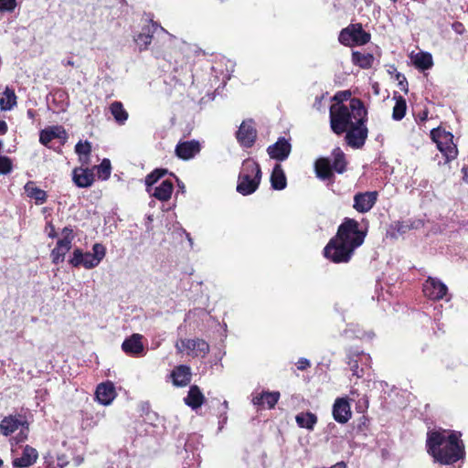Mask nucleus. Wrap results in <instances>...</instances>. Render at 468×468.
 <instances>
[{"mask_svg": "<svg viewBox=\"0 0 468 468\" xmlns=\"http://www.w3.org/2000/svg\"><path fill=\"white\" fill-rule=\"evenodd\" d=\"M367 236V230L359 229L354 218H346L338 227L337 233L324 250V256L335 263L348 262L355 250L360 247Z\"/></svg>", "mask_w": 468, "mask_h": 468, "instance_id": "1", "label": "nucleus"}, {"mask_svg": "<svg viewBox=\"0 0 468 468\" xmlns=\"http://www.w3.org/2000/svg\"><path fill=\"white\" fill-rule=\"evenodd\" d=\"M427 447L429 452L441 463L451 464L462 459L464 449L456 434L443 431L428 433Z\"/></svg>", "mask_w": 468, "mask_h": 468, "instance_id": "2", "label": "nucleus"}, {"mask_svg": "<svg viewBox=\"0 0 468 468\" xmlns=\"http://www.w3.org/2000/svg\"><path fill=\"white\" fill-rule=\"evenodd\" d=\"M330 127L341 135L356 123L367 121V110L360 99H354L346 105L332 104L329 110Z\"/></svg>", "mask_w": 468, "mask_h": 468, "instance_id": "3", "label": "nucleus"}, {"mask_svg": "<svg viewBox=\"0 0 468 468\" xmlns=\"http://www.w3.org/2000/svg\"><path fill=\"white\" fill-rule=\"evenodd\" d=\"M261 179V171L259 164L253 159L243 161L238 180L237 191L248 196L254 193Z\"/></svg>", "mask_w": 468, "mask_h": 468, "instance_id": "4", "label": "nucleus"}, {"mask_svg": "<svg viewBox=\"0 0 468 468\" xmlns=\"http://www.w3.org/2000/svg\"><path fill=\"white\" fill-rule=\"evenodd\" d=\"M0 432L5 437H11L16 444L25 441L29 433V424L23 414H9L0 421Z\"/></svg>", "mask_w": 468, "mask_h": 468, "instance_id": "5", "label": "nucleus"}, {"mask_svg": "<svg viewBox=\"0 0 468 468\" xmlns=\"http://www.w3.org/2000/svg\"><path fill=\"white\" fill-rule=\"evenodd\" d=\"M105 254V247L101 243H95L92 246V252H84L81 249H75L69 263L75 268L82 266L87 270H90L101 262Z\"/></svg>", "mask_w": 468, "mask_h": 468, "instance_id": "6", "label": "nucleus"}, {"mask_svg": "<svg viewBox=\"0 0 468 468\" xmlns=\"http://www.w3.org/2000/svg\"><path fill=\"white\" fill-rule=\"evenodd\" d=\"M431 137L444 156L443 164H448L457 157L458 150L453 144V135L451 133L436 128L431 130Z\"/></svg>", "mask_w": 468, "mask_h": 468, "instance_id": "7", "label": "nucleus"}, {"mask_svg": "<svg viewBox=\"0 0 468 468\" xmlns=\"http://www.w3.org/2000/svg\"><path fill=\"white\" fill-rule=\"evenodd\" d=\"M366 122L367 121H363L361 123H356L346 132L345 139L350 147L359 149L364 146L368 134Z\"/></svg>", "mask_w": 468, "mask_h": 468, "instance_id": "8", "label": "nucleus"}, {"mask_svg": "<svg viewBox=\"0 0 468 468\" xmlns=\"http://www.w3.org/2000/svg\"><path fill=\"white\" fill-rule=\"evenodd\" d=\"M423 292L431 300H441L448 292L447 286L439 279L428 277L423 283Z\"/></svg>", "mask_w": 468, "mask_h": 468, "instance_id": "9", "label": "nucleus"}, {"mask_svg": "<svg viewBox=\"0 0 468 468\" xmlns=\"http://www.w3.org/2000/svg\"><path fill=\"white\" fill-rule=\"evenodd\" d=\"M236 137L241 146H252L257 137V131L253 121H243L236 133Z\"/></svg>", "mask_w": 468, "mask_h": 468, "instance_id": "10", "label": "nucleus"}, {"mask_svg": "<svg viewBox=\"0 0 468 468\" xmlns=\"http://www.w3.org/2000/svg\"><path fill=\"white\" fill-rule=\"evenodd\" d=\"M176 349L182 352L183 349H187L192 352L195 356L204 357L209 352L208 344L199 338L195 339H182L180 343L176 345Z\"/></svg>", "mask_w": 468, "mask_h": 468, "instance_id": "11", "label": "nucleus"}, {"mask_svg": "<svg viewBox=\"0 0 468 468\" xmlns=\"http://www.w3.org/2000/svg\"><path fill=\"white\" fill-rule=\"evenodd\" d=\"M143 338V335L140 334H133L131 336L124 339L122 344V350L130 356H144L145 355V349L142 342Z\"/></svg>", "mask_w": 468, "mask_h": 468, "instance_id": "12", "label": "nucleus"}, {"mask_svg": "<svg viewBox=\"0 0 468 468\" xmlns=\"http://www.w3.org/2000/svg\"><path fill=\"white\" fill-rule=\"evenodd\" d=\"M378 196V194L377 191L357 193L354 197L353 207L359 213H367L376 204Z\"/></svg>", "mask_w": 468, "mask_h": 468, "instance_id": "13", "label": "nucleus"}, {"mask_svg": "<svg viewBox=\"0 0 468 468\" xmlns=\"http://www.w3.org/2000/svg\"><path fill=\"white\" fill-rule=\"evenodd\" d=\"M201 150L198 141H184L179 142L175 149L176 154L182 160H189L194 158Z\"/></svg>", "mask_w": 468, "mask_h": 468, "instance_id": "14", "label": "nucleus"}, {"mask_svg": "<svg viewBox=\"0 0 468 468\" xmlns=\"http://www.w3.org/2000/svg\"><path fill=\"white\" fill-rule=\"evenodd\" d=\"M333 417L341 424L346 423L352 417V411L348 400L345 398H337L333 405Z\"/></svg>", "mask_w": 468, "mask_h": 468, "instance_id": "15", "label": "nucleus"}, {"mask_svg": "<svg viewBox=\"0 0 468 468\" xmlns=\"http://www.w3.org/2000/svg\"><path fill=\"white\" fill-rule=\"evenodd\" d=\"M13 454H16V451L13 450ZM38 453L37 450L29 445L23 448L20 456L14 455L13 465L16 468L29 467L37 462Z\"/></svg>", "mask_w": 468, "mask_h": 468, "instance_id": "16", "label": "nucleus"}, {"mask_svg": "<svg viewBox=\"0 0 468 468\" xmlns=\"http://www.w3.org/2000/svg\"><path fill=\"white\" fill-rule=\"evenodd\" d=\"M66 138L67 133L64 127L60 125L48 126L42 130L39 134V142L47 147H50L49 144L54 139L66 140Z\"/></svg>", "mask_w": 468, "mask_h": 468, "instance_id": "17", "label": "nucleus"}, {"mask_svg": "<svg viewBox=\"0 0 468 468\" xmlns=\"http://www.w3.org/2000/svg\"><path fill=\"white\" fill-rule=\"evenodd\" d=\"M95 397L101 405H110L116 397L114 385L109 381L101 383L96 388Z\"/></svg>", "mask_w": 468, "mask_h": 468, "instance_id": "18", "label": "nucleus"}, {"mask_svg": "<svg viewBox=\"0 0 468 468\" xmlns=\"http://www.w3.org/2000/svg\"><path fill=\"white\" fill-rule=\"evenodd\" d=\"M160 28L164 30L158 24L151 22L150 25L143 27L142 32L134 37V41L140 50H144L152 42L153 34Z\"/></svg>", "mask_w": 468, "mask_h": 468, "instance_id": "19", "label": "nucleus"}, {"mask_svg": "<svg viewBox=\"0 0 468 468\" xmlns=\"http://www.w3.org/2000/svg\"><path fill=\"white\" fill-rule=\"evenodd\" d=\"M267 152L271 158L282 161L288 157L291 152V144L284 138H280L275 144L268 147Z\"/></svg>", "mask_w": 468, "mask_h": 468, "instance_id": "20", "label": "nucleus"}, {"mask_svg": "<svg viewBox=\"0 0 468 468\" xmlns=\"http://www.w3.org/2000/svg\"><path fill=\"white\" fill-rule=\"evenodd\" d=\"M280 398L279 392L263 391L252 394V403L259 408L272 409Z\"/></svg>", "mask_w": 468, "mask_h": 468, "instance_id": "21", "label": "nucleus"}, {"mask_svg": "<svg viewBox=\"0 0 468 468\" xmlns=\"http://www.w3.org/2000/svg\"><path fill=\"white\" fill-rule=\"evenodd\" d=\"M191 369L188 366L180 365L171 372L173 384L176 387H186L191 381Z\"/></svg>", "mask_w": 468, "mask_h": 468, "instance_id": "22", "label": "nucleus"}, {"mask_svg": "<svg viewBox=\"0 0 468 468\" xmlns=\"http://www.w3.org/2000/svg\"><path fill=\"white\" fill-rule=\"evenodd\" d=\"M73 181L79 187H89L94 181V174L92 170L88 168H75L73 170Z\"/></svg>", "mask_w": 468, "mask_h": 468, "instance_id": "23", "label": "nucleus"}, {"mask_svg": "<svg viewBox=\"0 0 468 468\" xmlns=\"http://www.w3.org/2000/svg\"><path fill=\"white\" fill-rule=\"evenodd\" d=\"M184 401L188 407L195 410L202 406L205 401V396L197 386L193 385L189 388L187 396L184 399Z\"/></svg>", "mask_w": 468, "mask_h": 468, "instance_id": "24", "label": "nucleus"}, {"mask_svg": "<svg viewBox=\"0 0 468 468\" xmlns=\"http://www.w3.org/2000/svg\"><path fill=\"white\" fill-rule=\"evenodd\" d=\"M173 189V183L169 180H164L158 186L154 187L152 193L149 194L160 201H167L171 198Z\"/></svg>", "mask_w": 468, "mask_h": 468, "instance_id": "25", "label": "nucleus"}, {"mask_svg": "<svg viewBox=\"0 0 468 468\" xmlns=\"http://www.w3.org/2000/svg\"><path fill=\"white\" fill-rule=\"evenodd\" d=\"M315 173L322 180H332L334 175L332 165L328 158H319L315 162Z\"/></svg>", "mask_w": 468, "mask_h": 468, "instance_id": "26", "label": "nucleus"}, {"mask_svg": "<svg viewBox=\"0 0 468 468\" xmlns=\"http://www.w3.org/2000/svg\"><path fill=\"white\" fill-rule=\"evenodd\" d=\"M295 421L301 428H304L308 431H314L315 424L317 423V416L312 412H301L295 416Z\"/></svg>", "mask_w": 468, "mask_h": 468, "instance_id": "27", "label": "nucleus"}, {"mask_svg": "<svg viewBox=\"0 0 468 468\" xmlns=\"http://www.w3.org/2000/svg\"><path fill=\"white\" fill-rule=\"evenodd\" d=\"M24 188L27 197L35 199L36 204H43L47 200L46 192L37 187L33 182H27Z\"/></svg>", "mask_w": 468, "mask_h": 468, "instance_id": "28", "label": "nucleus"}, {"mask_svg": "<svg viewBox=\"0 0 468 468\" xmlns=\"http://www.w3.org/2000/svg\"><path fill=\"white\" fill-rule=\"evenodd\" d=\"M271 183L273 189L282 190L286 186V177L280 165L273 167Z\"/></svg>", "mask_w": 468, "mask_h": 468, "instance_id": "29", "label": "nucleus"}, {"mask_svg": "<svg viewBox=\"0 0 468 468\" xmlns=\"http://www.w3.org/2000/svg\"><path fill=\"white\" fill-rule=\"evenodd\" d=\"M110 112L113 116L115 122L120 125L124 124L128 120V112H126L121 101H113L110 105Z\"/></svg>", "mask_w": 468, "mask_h": 468, "instance_id": "30", "label": "nucleus"}, {"mask_svg": "<svg viewBox=\"0 0 468 468\" xmlns=\"http://www.w3.org/2000/svg\"><path fill=\"white\" fill-rule=\"evenodd\" d=\"M353 32V43L356 45H365L370 41V34L366 32L361 24L351 25Z\"/></svg>", "mask_w": 468, "mask_h": 468, "instance_id": "31", "label": "nucleus"}, {"mask_svg": "<svg viewBox=\"0 0 468 468\" xmlns=\"http://www.w3.org/2000/svg\"><path fill=\"white\" fill-rule=\"evenodd\" d=\"M353 62L362 69H369L374 62V56L370 53L355 51L352 53Z\"/></svg>", "mask_w": 468, "mask_h": 468, "instance_id": "32", "label": "nucleus"}, {"mask_svg": "<svg viewBox=\"0 0 468 468\" xmlns=\"http://www.w3.org/2000/svg\"><path fill=\"white\" fill-rule=\"evenodd\" d=\"M332 156H333L332 168L339 174L344 173L346 171V162L344 152L339 147H337V148L334 149V151L332 152Z\"/></svg>", "mask_w": 468, "mask_h": 468, "instance_id": "33", "label": "nucleus"}, {"mask_svg": "<svg viewBox=\"0 0 468 468\" xmlns=\"http://www.w3.org/2000/svg\"><path fill=\"white\" fill-rule=\"evenodd\" d=\"M16 104V96L15 91L5 88L0 98V108L3 111H9Z\"/></svg>", "mask_w": 468, "mask_h": 468, "instance_id": "34", "label": "nucleus"}, {"mask_svg": "<svg viewBox=\"0 0 468 468\" xmlns=\"http://www.w3.org/2000/svg\"><path fill=\"white\" fill-rule=\"evenodd\" d=\"M396 103L393 108L392 118L395 121H400L404 118L407 110L406 101L402 96L395 97Z\"/></svg>", "mask_w": 468, "mask_h": 468, "instance_id": "35", "label": "nucleus"}, {"mask_svg": "<svg viewBox=\"0 0 468 468\" xmlns=\"http://www.w3.org/2000/svg\"><path fill=\"white\" fill-rule=\"evenodd\" d=\"M167 173V170L165 169H155L153 172H151L149 175L145 177V185H146V191L148 193H152L153 186L160 179L162 178L165 174Z\"/></svg>", "mask_w": 468, "mask_h": 468, "instance_id": "36", "label": "nucleus"}, {"mask_svg": "<svg viewBox=\"0 0 468 468\" xmlns=\"http://www.w3.org/2000/svg\"><path fill=\"white\" fill-rule=\"evenodd\" d=\"M75 151L80 156V160L82 162H87L89 155L91 151V145L89 142H81L80 141L75 145Z\"/></svg>", "mask_w": 468, "mask_h": 468, "instance_id": "37", "label": "nucleus"}, {"mask_svg": "<svg viewBox=\"0 0 468 468\" xmlns=\"http://www.w3.org/2000/svg\"><path fill=\"white\" fill-rule=\"evenodd\" d=\"M69 251L67 248L56 244V247L50 252V258L54 264L63 262L66 254Z\"/></svg>", "mask_w": 468, "mask_h": 468, "instance_id": "38", "label": "nucleus"}, {"mask_svg": "<svg viewBox=\"0 0 468 468\" xmlns=\"http://www.w3.org/2000/svg\"><path fill=\"white\" fill-rule=\"evenodd\" d=\"M99 178L106 180L111 176L112 166L109 159H103L102 162L95 166Z\"/></svg>", "mask_w": 468, "mask_h": 468, "instance_id": "39", "label": "nucleus"}, {"mask_svg": "<svg viewBox=\"0 0 468 468\" xmlns=\"http://www.w3.org/2000/svg\"><path fill=\"white\" fill-rule=\"evenodd\" d=\"M414 63L421 69H428L432 66V58L428 53H420L416 56Z\"/></svg>", "mask_w": 468, "mask_h": 468, "instance_id": "40", "label": "nucleus"}, {"mask_svg": "<svg viewBox=\"0 0 468 468\" xmlns=\"http://www.w3.org/2000/svg\"><path fill=\"white\" fill-rule=\"evenodd\" d=\"M355 98H352V93L350 90H342L336 92L333 98V104H339V105H346L350 102V101L354 100Z\"/></svg>", "mask_w": 468, "mask_h": 468, "instance_id": "41", "label": "nucleus"}, {"mask_svg": "<svg viewBox=\"0 0 468 468\" xmlns=\"http://www.w3.org/2000/svg\"><path fill=\"white\" fill-rule=\"evenodd\" d=\"M339 42L343 45L349 46L350 41H353L352 27L344 28L339 34Z\"/></svg>", "mask_w": 468, "mask_h": 468, "instance_id": "42", "label": "nucleus"}, {"mask_svg": "<svg viewBox=\"0 0 468 468\" xmlns=\"http://www.w3.org/2000/svg\"><path fill=\"white\" fill-rule=\"evenodd\" d=\"M12 170L11 160L7 156H0V174L6 175Z\"/></svg>", "mask_w": 468, "mask_h": 468, "instance_id": "43", "label": "nucleus"}, {"mask_svg": "<svg viewBox=\"0 0 468 468\" xmlns=\"http://www.w3.org/2000/svg\"><path fill=\"white\" fill-rule=\"evenodd\" d=\"M16 6V0H0L1 12H12Z\"/></svg>", "mask_w": 468, "mask_h": 468, "instance_id": "44", "label": "nucleus"}, {"mask_svg": "<svg viewBox=\"0 0 468 468\" xmlns=\"http://www.w3.org/2000/svg\"><path fill=\"white\" fill-rule=\"evenodd\" d=\"M295 365L297 367V369L301 371H305L307 368L311 367V362L304 357L299 358Z\"/></svg>", "mask_w": 468, "mask_h": 468, "instance_id": "45", "label": "nucleus"}, {"mask_svg": "<svg viewBox=\"0 0 468 468\" xmlns=\"http://www.w3.org/2000/svg\"><path fill=\"white\" fill-rule=\"evenodd\" d=\"M45 231H46L48 237L50 239H54L57 237V232H56L55 227L51 221H48L46 223Z\"/></svg>", "mask_w": 468, "mask_h": 468, "instance_id": "46", "label": "nucleus"}, {"mask_svg": "<svg viewBox=\"0 0 468 468\" xmlns=\"http://www.w3.org/2000/svg\"><path fill=\"white\" fill-rule=\"evenodd\" d=\"M73 239H70V237H62L57 241V244L59 246H63L64 248H67L70 250L71 245H72Z\"/></svg>", "mask_w": 468, "mask_h": 468, "instance_id": "47", "label": "nucleus"}, {"mask_svg": "<svg viewBox=\"0 0 468 468\" xmlns=\"http://www.w3.org/2000/svg\"><path fill=\"white\" fill-rule=\"evenodd\" d=\"M62 237H70L74 239L73 229L71 227H65L61 231Z\"/></svg>", "mask_w": 468, "mask_h": 468, "instance_id": "48", "label": "nucleus"}, {"mask_svg": "<svg viewBox=\"0 0 468 468\" xmlns=\"http://www.w3.org/2000/svg\"><path fill=\"white\" fill-rule=\"evenodd\" d=\"M7 123L5 121L0 119V134H5L7 132Z\"/></svg>", "mask_w": 468, "mask_h": 468, "instance_id": "49", "label": "nucleus"}, {"mask_svg": "<svg viewBox=\"0 0 468 468\" xmlns=\"http://www.w3.org/2000/svg\"><path fill=\"white\" fill-rule=\"evenodd\" d=\"M350 367H351V370L353 371L354 375H356V376H357L359 378L360 375H359V373L357 371V368H358L357 363L355 362V364L354 365L351 364Z\"/></svg>", "mask_w": 468, "mask_h": 468, "instance_id": "50", "label": "nucleus"}, {"mask_svg": "<svg viewBox=\"0 0 468 468\" xmlns=\"http://www.w3.org/2000/svg\"><path fill=\"white\" fill-rule=\"evenodd\" d=\"M397 79L399 80V85H402L403 81H406V79L400 74H398Z\"/></svg>", "mask_w": 468, "mask_h": 468, "instance_id": "51", "label": "nucleus"}, {"mask_svg": "<svg viewBox=\"0 0 468 468\" xmlns=\"http://www.w3.org/2000/svg\"><path fill=\"white\" fill-rule=\"evenodd\" d=\"M63 64L64 65H67V66H73L74 65V62L71 60V59H68L67 61H63Z\"/></svg>", "mask_w": 468, "mask_h": 468, "instance_id": "52", "label": "nucleus"}, {"mask_svg": "<svg viewBox=\"0 0 468 468\" xmlns=\"http://www.w3.org/2000/svg\"><path fill=\"white\" fill-rule=\"evenodd\" d=\"M27 114H28L29 116H33L32 111H31V110H29V111L27 112Z\"/></svg>", "mask_w": 468, "mask_h": 468, "instance_id": "53", "label": "nucleus"}, {"mask_svg": "<svg viewBox=\"0 0 468 468\" xmlns=\"http://www.w3.org/2000/svg\"><path fill=\"white\" fill-rule=\"evenodd\" d=\"M65 465V463H58V466H59L60 468H62L63 466Z\"/></svg>", "mask_w": 468, "mask_h": 468, "instance_id": "54", "label": "nucleus"}, {"mask_svg": "<svg viewBox=\"0 0 468 468\" xmlns=\"http://www.w3.org/2000/svg\"><path fill=\"white\" fill-rule=\"evenodd\" d=\"M356 393H357L356 390H351V395H355Z\"/></svg>", "mask_w": 468, "mask_h": 468, "instance_id": "55", "label": "nucleus"}, {"mask_svg": "<svg viewBox=\"0 0 468 468\" xmlns=\"http://www.w3.org/2000/svg\"><path fill=\"white\" fill-rule=\"evenodd\" d=\"M178 186H179V188H182V189L184 188V185L183 184L182 185L178 184Z\"/></svg>", "mask_w": 468, "mask_h": 468, "instance_id": "56", "label": "nucleus"}, {"mask_svg": "<svg viewBox=\"0 0 468 468\" xmlns=\"http://www.w3.org/2000/svg\"><path fill=\"white\" fill-rule=\"evenodd\" d=\"M3 465V460L0 458V467Z\"/></svg>", "mask_w": 468, "mask_h": 468, "instance_id": "57", "label": "nucleus"}, {"mask_svg": "<svg viewBox=\"0 0 468 468\" xmlns=\"http://www.w3.org/2000/svg\"><path fill=\"white\" fill-rule=\"evenodd\" d=\"M391 1L394 2V3L397 2V0H391Z\"/></svg>", "mask_w": 468, "mask_h": 468, "instance_id": "58", "label": "nucleus"}]
</instances>
